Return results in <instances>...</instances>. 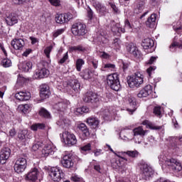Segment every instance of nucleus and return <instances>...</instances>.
<instances>
[{"label": "nucleus", "instance_id": "obj_59", "mask_svg": "<svg viewBox=\"0 0 182 182\" xmlns=\"http://www.w3.org/2000/svg\"><path fill=\"white\" fill-rule=\"evenodd\" d=\"M31 0H15L14 4H16L17 5H21L24 2H29Z\"/></svg>", "mask_w": 182, "mask_h": 182}, {"label": "nucleus", "instance_id": "obj_3", "mask_svg": "<svg viewBox=\"0 0 182 182\" xmlns=\"http://www.w3.org/2000/svg\"><path fill=\"white\" fill-rule=\"evenodd\" d=\"M107 82L108 86H110L111 89L115 90V92H119V90L122 89V85L119 80V75L117 73L109 75L107 77Z\"/></svg>", "mask_w": 182, "mask_h": 182}, {"label": "nucleus", "instance_id": "obj_55", "mask_svg": "<svg viewBox=\"0 0 182 182\" xmlns=\"http://www.w3.org/2000/svg\"><path fill=\"white\" fill-rule=\"evenodd\" d=\"M109 6L112 8V9L114 11L115 14H119L120 12L117 6H116V4H114V3H109Z\"/></svg>", "mask_w": 182, "mask_h": 182}, {"label": "nucleus", "instance_id": "obj_49", "mask_svg": "<svg viewBox=\"0 0 182 182\" xmlns=\"http://www.w3.org/2000/svg\"><path fill=\"white\" fill-rule=\"evenodd\" d=\"M120 40H119L118 38H116L114 40V42L112 43V48H114V49H116L117 50L120 49Z\"/></svg>", "mask_w": 182, "mask_h": 182}, {"label": "nucleus", "instance_id": "obj_43", "mask_svg": "<svg viewBox=\"0 0 182 182\" xmlns=\"http://www.w3.org/2000/svg\"><path fill=\"white\" fill-rule=\"evenodd\" d=\"M85 65V60L82 58H79L76 61V69L77 72H80L82 70V66Z\"/></svg>", "mask_w": 182, "mask_h": 182}, {"label": "nucleus", "instance_id": "obj_25", "mask_svg": "<svg viewBox=\"0 0 182 182\" xmlns=\"http://www.w3.org/2000/svg\"><path fill=\"white\" fill-rule=\"evenodd\" d=\"M18 68L23 72H29L32 69V63L31 61H24L18 65Z\"/></svg>", "mask_w": 182, "mask_h": 182}, {"label": "nucleus", "instance_id": "obj_16", "mask_svg": "<svg viewBox=\"0 0 182 182\" xmlns=\"http://www.w3.org/2000/svg\"><path fill=\"white\" fill-rule=\"evenodd\" d=\"M153 92V87L149 85L145 86L142 90L137 94V97L141 99V97H147L149 95H151Z\"/></svg>", "mask_w": 182, "mask_h": 182}, {"label": "nucleus", "instance_id": "obj_39", "mask_svg": "<svg viewBox=\"0 0 182 182\" xmlns=\"http://www.w3.org/2000/svg\"><path fill=\"white\" fill-rule=\"evenodd\" d=\"M116 68V65L112 63L104 64L101 68V70L106 72V70H113Z\"/></svg>", "mask_w": 182, "mask_h": 182}, {"label": "nucleus", "instance_id": "obj_22", "mask_svg": "<svg viewBox=\"0 0 182 182\" xmlns=\"http://www.w3.org/2000/svg\"><path fill=\"white\" fill-rule=\"evenodd\" d=\"M127 52H129V53H130L131 55H133L134 58H136V56H137L140 53L136 45H134L132 43H130L127 46Z\"/></svg>", "mask_w": 182, "mask_h": 182}, {"label": "nucleus", "instance_id": "obj_4", "mask_svg": "<svg viewBox=\"0 0 182 182\" xmlns=\"http://www.w3.org/2000/svg\"><path fill=\"white\" fill-rule=\"evenodd\" d=\"M143 79H144V77L141 73H136L128 79V85L129 87L132 89L134 87H140V85H143Z\"/></svg>", "mask_w": 182, "mask_h": 182}, {"label": "nucleus", "instance_id": "obj_15", "mask_svg": "<svg viewBox=\"0 0 182 182\" xmlns=\"http://www.w3.org/2000/svg\"><path fill=\"white\" fill-rule=\"evenodd\" d=\"M11 157V149L4 148L0 152V164H5L6 160Z\"/></svg>", "mask_w": 182, "mask_h": 182}, {"label": "nucleus", "instance_id": "obj_40", "mask_svg": "<svg viewBox=\"0 0 182 182\" xmlns=\"http://www.w3.org/2000/svg\"><path fill=\"white\" fill-rule=\"evenodd\" d=\"M174 48H178L179 49H182V38L179 40V42H173L170 46V49L171 52H174Z\"/></svg>", "mask_w": 182, "mask_h": 182}, {"label": "nucleus", "instance_id": "obj_48", "mask_svg": "<svg viewBox=\"0 0 182 182\" xmlns=\"http://www.w3.org/2000/svg\"><path fill=\"white\" fill-rule=\"evenodd\" d=\"M43 146V143L41 141L35 142L32 146L33 151H36L37 150H39L40 147H42Z\"/></svg>", "mask_w": 182, "mask_h": 182}, {"label": "nucleus", "instance_id": "obj_19", "mask_svg": "<svg viewBox=\"0 0 182 182\" xmlns=\"http://www.w3.org/2000/svg\"><path fill=\"white\" fill-rule=\"evenodd\" d=\"M92 6L95 8L97 12L100 14L101 15H105L107 12V9H106V6H105L102 3L99 1H93Z\"/></svg>", "mask_w": 182, "mask_h": 182}, {"label": "nucleus", "instance_id": "obj_7", "mask_svg": "<svg viewBox=\"0 0 182 182\" xmlns=\"http://www.w3.org/2000/svg\"><path fill=\"white\" fill-rule=\"evenodd\" d=\"M26 159L22 157L18 158L14 164V171L18 173V174L23 173L25 168H26Z\"/></svg>", "mask_w": 182, "mask_h": 182}, {"label": "nucleus", "instance_id": "obj_29", "mask_svg": "<svg viewBox=\"0 0 182 182\" xmlns=\"http://www.w3.org/2000/svg\"><path fill=\"white\" fill-rule=\"evenodd\" d=\"M68 108V103L64 101L59 102L54 105V109L58 110V112H65Z\"/></svg>", "mask_w": 182, "mask_h": 182}, {"label": "nucleus", "instance_id": "obj_28", "mask_svg": "<svg viewBox=\"0 0 182 182\" xmlns=\"http://www.w3.org/2000/svg\"><path fill=\"white\" fill-rule=\"evenodd\" d=\"M57 124L58 126L63 127V129H65V127H68L69 124H70V120L65 117H61L57 122Z\"/></svg>", "mask_w": 182, "mask_h": 182}, {"label": "nucleus", "instance_id": "obj_58", "mask_svg": "<svg viewBox=\"0 0 182 182\" xmlns=\"http://www.w3.org/2000/svg\"><path fill=\"white\" fill-rule=\"evenodd\" d=\"M51 5L53 6H59L60 5V1L59 0H48Z\"/></svg>", "mask_w": 182, "mask_h": 182}, {"label": "nucleus", "instance_id": "obj_21", "mask_svg": "<svg viewBox=\"0 0 182 182\" xmlns=\"http://www.w3.org/2000/svg\"><path fill=\"white\" fill-rule=\"evenodd\" d=\"M61 163L65 168H70L71 167H73V161L69 155L64 156Z\"/></svg>", "mask_w": 182, "mask_h": 182}, {"label": "nucleus", "instance_id": "obj_24", "mask_svg": "<svg viewBox=\"0 0 182 182\" xmlns=\"http://www.w3.org/2000/svg\"><path fill=\"white\" fill-rule=\"evenodd\" d=\"M81 77L85 80H90L93 77V70L90 68H85L81 73Z\"/></svg>", "mask_w": 182, "mask_h": 182}, {"label": "nucleus", "instance_id": "obj_13", "mask_svg": "<svg viewBox=\"0 0 182 182\" xmlns=\"http://www.w3.org/2000/svg\"><path fill=\"white\" fill-rule=\"evenodd\" d=\"M15 97L20 102H26L32 97V95L28 91H21L15 94Z\"/></svg>", "mask_w": 182, "mask_h": 182}, {"label": "nucleus", "instance_id": "obj_12", "mask_svg": "<svg viewBox=\"0 0 182 182\" xmlns=\"http://www.w3.org/2000/svg\"><path fill=\"white\" fill-rule=\"evenodd\" d=\"M0 49L2 50L4 56L6 57L1 60V65L3 66V68H11V66H12V60L8 58V53L6 52L5 47H4V44L1 43H0Z\"/></svg>", "mask_w": 182, "mask_h": 182}, {"label": "nucleus", "instance_id": "obj_63", "mask_svg": "<svg viewBox=\"0 0 182 182\" xmlns=\"http://www.w3.org/2000/svg\"><path fill=\"white\" fill-rule=\"evenodd\" d=\"M93 153L95 156H100V154H102V149H95Z\"/></svg>", "mask_w": 182, "mask_h": 182}, {"label": "nucleus", "instance_id": "obj_20", "mask_svg": "<svg viewBox=\"0 0 182 182\" xmlns=\"http://www.w3.org/2000/svg\"><path fill=\"white\" fill-rule=\"evenodd\" d=\"M11 46H13L14 49H16V50H19L25 46V41H23L22 38H15L11 41Z\"/></svg>", "mask_w": 182, "mask_h": 182}, {"label": "nucleus", "instance_id": "obj_37", "mask_svg": "<svg viewBox=\"0 0 182 182\" xmlns=\"http://www.w3.org/2000/svg\"><path fill=\"white\" fill-rule=\"evenodd\" d=\"M125 161H127V159L126 158L121 157L119 160L117 161V166L122 170H126V166H127V164Z\"/></svg>", "mask_w": 182, "mask_h": 182}, {"label": "nucleus", "instance_id": "obj_32", "mask_svg": "<svg viewBox=\"0 0 182 182\" xmlns=\"http://www.w3.org/2000/svg\"><path fill=\"white\" fill-rule=\"evenodd\" d=\"M87 123L92 129H96L99 126V119L96 117H89L87 119Z\"/></svg>", "mask_w": 182, "mask_h": 182}, {"label": "nucleus", "instance_id": "obj_61", "mask_svg": "<svg viewBox=\"0 0 182 182\" xmlns=\"http://www.w3.org/2000/svg\"><path fill=\"white\" fill-rule=\"evenodd\" d=\"M157 60V57H151L150 60L148 61V65H153V63Z\"/></svg>", "mask_w": 182, "mask_h": 182}, {"label": "nucleus", "instance_id": "obj_64", "mask_svg": "<svg viewBox=\"0 0 182 182\" xmlns=\"http://www.w3.org/2000/svg\"><path fill=\"white\" fill-rule=\"evenodd\" d=\"M87 15H88V18H90V19H92V18H93V11H92V9H89L87 11Z\"/></svg>", "mask_w": 182, "mask_h": 182}, {"label": "nucleus", "instance_id": "obj_52", "mask_svg": "<svg viewBox=\"0 0 182 182\" xmlns=\"http://www.w3.org/2000/svg\"><path fill=\"white\" fill-rule=\"evenodd\" d=\"M63 32H65L63 28L58 29L53 33V38H58V36H59V35H62Z\"/></svg>", "mask_w": 182, "mask_h": 182}, {"label": "nucleus", "instance_id": "obj_35", "mask_svg": "<svg viewBox=\"0 0 182 182\" xmlns=\"http://www.w3.org/2000/svg\"><path fill=\"white\" fill-rule=\"evenodd\" d=\"M128 102L129 103V105L131 107V109H128V112H130L131 114H133L134 112H136V99L133 97H129Z\"/></svg>", "mask_w": 182, "mask_h": 182}, {"label": "nucleus", "instance_id": "obj_11", "mask_svg": "<svg viewBox=\"0 0 182 182\" xmlns=\"http://www.w3.org/2000/svg\"><path fill=\"white\" fill-rule=\"evenodd\" d=\"M83 101L85 102V103H91V105H95L99 102V96L96 95V93L89 92L85 95Z\"/></svg>", "mask_w": 182, "mask_h": 182}, {"label": "nucleus", "instance_id": "obj_26", "mask_svg": "<svg viewBox=\"0 0 182 182\" xmlns=\"http://www.w3.org/2000/svg\"><path fill=\"white\" fill-rule=\"evenodd\" d=\"M33 107L32 104L20 105L18 106V110L22 113H29Z\"/></svg>", "mask_w": 182, "mask_h": 182}, {"label": "nucleus", "instance_id": "obj_51", "mask_svg": "<svg viewBox=\"0 0 182 182\" xmlns=\"http://www.w3.org/2000/svg\"><path fill=\"white\" fill-rule=\"evenodd\" d=\"M136 8L139 10V12H141L144 9V1H139L136 4Z\"/></svg>", "mask_w": 182, "mask_h": 182}, {"label": "nucleus", "instance_id": "obj_14", "mask_svg": "<svg viewBox=\"0 0 182 182\" xmlns=\"http://www.w3.org/2000/svg\"><path fill=\"white\" fill-rule=\"evenodd\" d=\"M73 16L70 14H57L55 16V22L57 23H66L72 19Z\"/></svg>", "mask_w": 182, "mask_h": 182}, {"label": "nucleus", "instance_id": "obj_27", "mask_svg": "<svg viewBox=\"0 0 182 182\" xmlns=\"http://www.w3.org/2000/svg\"><path fill=\"white\" fill-rule=\"evenodd\" d=\"M18 137L19 140H26V139H31L32 137V134L28 132V130L23 129L18 132Z\"/></svg>", "mask_w": 182, "mask_h": 182}, {"label": "nucleus", "instance_id": "obj_34", "mask_svg": "<svg viewBox=\"0 0 182 182\" xmlns=\"http://www.w3.org/2000/svg\"><path fill=\"white\" fill-rule=\"evenodd\" d=\"M142 124L144 126H146V127H149V129H151V130H160L162 129L163 127L157 126L154 124L153 122H150L149 120H145L142 122Z\"/></svg>", "mask_w": 182, "mask_h": 182}, {"label": "nucleus", "instance_id": "obj_30", "mask_svg": "<svg viewBox=\"0 0 182 182\" xmlns=\"http://www.w3.org/2000/svg\"><path fill=\"white\" fill-rule=\"evenodd\" d=\"M6 22L7 25L12 26L13 25H15V23H18V18L14 14H10L6 17Z\"/></svg>", "mask_w": 182, "mask_h": 182}, {"label": "nucleus", "instance_id": "obj_57", "mask_svg": "<svg viewBox=\"0 0 182 182\" xmlns=\"http://www.w3.org/2000/svg\"><path fill=\"white\" fill-rule=\"evenodd\" d=\"M71 180H72V181H74V182H80V181H82V178L77 175H73L71 177Z\"/></svg>", "mask_w": 182, "mask_h": 182}, {"label": "nucleus", "instance_id": "obj_47", "mask_svg": "<svg viewBox=\"0 0 182 182\" xmlns=\"http://www.w3.org/2000/svg\"><path fill=\"white\" fill-rule=\"evenodd\" d=\"M53 49V46H49L48 47H46L44 50V53L46 56L48 58H50V52H52V50Z\"/></svg>", "mask_w": 182, "mask_h": 182}, {"label": "nucleus", "instance_id": "obj_17", "mask_svg": "<svg viewBox=\"0 0 182 182\" xmlns=\"http://www.w3.org/2000/svg\"><path fill=\"white\" fill-rule=\"evenodd\" d=\"M50 96L49 86L46 84H43L40 89V97L41 99H48Z\"/></svg>", "mask_w": 182, "mask_h": 182}, {"label": "nucleus", "instance_id": "obj_36", "mask_svg": "<svg viewBox=\"0 0 182 182\" xmlns=\"http://www.w3.org/2000/svg\"><path fill=\"white\" fill-rule=\"evenodd\" d=\"M78 129L83 133L85 137H89L90 136V132H89V129L85 124L81 123L77 126Z\"/></svg>", "mask_w": 182, "mask_h": 182}, {"label": "nucleus", "instance_id": "obj_33", "mask_svg": "<svg viewBox=\"0 0 182 182\" xmlns=\"http://www.w3.org/2000/svg\"><path fill=\"white\" fill-rule=\"evenodd\" d=\"M142 46L144 49H149V48H153L154 46V41L151 38H145L142 41Z\"/></svg>", "mask_w": 182, "mask_h": 182}, {"label": "nucleus", "instance_id": "obj_8", "mask_svg": "<svg viewBox=\"0 0 182 182\" xmlns=\"http://www.w3.org/2000/svg\"><path fill=\"white\" fill-rule=\"evenodd\" d=\"M63 139L65 144H68V146H75V144L77 143L76 136L68 131H65L63 133Z\"/></svg>", "mask_w": 182, "mask_h": 182}, {"label": "nucleus", "instance_id": "obj_23", "mask_svg": "<svg viewBox=\"0 0 182 182\" xmlns=\"http://www.w3.org/2000/svg\"><path fill=\"white\" fill-rule=\"evenodd\" d=\"M157 19V14H152L146 20V25L148 28H154L156 26V21Z\"/></svg>", "mask_w": 182, "mask_h": 182}, {"label": "nucleus", "instance_id": "obj_53", "mask_svg": "<svg viewBox=\"0 0 182 182\" xmlns=\"http://www.w3.org/2000/svg\"><path fill=\"white\" fill-rule=\"evenodd\" d=\"M154 113L156 116H161V107H155L154 109Z\"/></svg>", "mask_w": 182, "mask_h": 182}, {"label": "nucleus", "instance_id": "obj_60", "mask_svg": "<svg viewBox=\"0 0 182 182\" xmlns=\"http://www.w3.org/2000/svg\"><path fill=\"white\" fill-rule=\"evenodd\" d=\"M90 63H91L94 68V69H97V63L98 61L96 60H92L90 62Z\"/></svg>", "mask_w": 182, "mask_h": 182}, {"label": "nucleus", "instance_id": "obj_6", "mask_svg": "<svg viewBox=\"0 0 182 182\" xmlns=\"http://www.w3.org/2000/svg\"><path fill=\"white\" fill-rule=\"evenodd\" d=\"M72 33L75 36H83L86 35L87 30H86V25L82 23H75L72 26Z\"/></svg>", "mask_w": 182, "mask_h": 182}, {"label": "nucleus", "instance_id": "obj_62", "mask_svg": "<svg viewBox=\"0 0 182 182\" xmlns=\"http://www.w3.org/2000/svg\"><path fill=\"white\" fill-rule=\"evenodd\" d=\"M100 57L102 58V59H109L110 55H109V54L106 53L105 52H102Z\"/></svg>", "mask_w": 182, "mask_h": 182}, {"label": "nucleus", "instance_id": "obj_9", "mask_svg": "<svg viewBox=\"0 0 182 182\" xmlns=\"http://www.w3.org/2000/svg\"><path fill=\"white\" fill-rule=\"evenodd\" d=\"M49 76V71L48 69L43 67H41V65H38V68L34 73V79H43Z\"/></svg>", "mask_w": 182, "mask_h": 182}, {"label": "nucleus", "instance_id": "obj_45", "mask_svg": "<svg viewBox=\"0 0 182 182\" xmlns=\"http://www.w3.org/2000/svg\"><path fill=\"white\" fill-rule=\"evenodd\" d=\"M132 29V24H130V21L129 20H125L124 21V28H122L121 31L123 33L126 32V30L129 31Z\"/></svg>", "mask_w": 182, "mask_h": 182}, {"label": "nucleus", "instance_id": "obj_18", "mask_svg": "<svg viewBox=\"0 0 182 182\" xmlns=\"http://www.w3.org/2000/svg\"><path fill=\"white\" fill-rule=\"evenodd\" d=\"M53 150H55V148L53 147L52 142H48L45 144L42 150V154L44 155V157H48L49 154H52V153H53Z\"/></svg>", "mask_w": 182, "mask_h": 182}, {"label": "nucleus", "instance_id": "obj_56", "mask_svg": "<svg viewBox=\"0 0 182 182\" xmlns=\"http://www.w3.org/2000/svg\"><path fill=\"white\" fill-rule=\"evenodd\" d=\"M68 59H69V55H68V53H66L63 55V57L59 60L58 63H60V65H63V63H65V62H66Z\"/></svg>", "mask_w": 182, "mask_h": 182}, {"label": "nucleus", "instance_id": "obj_1", "mask_svg": "<svg viewBox=\"0 0 182 182\" xmlns=\"http://www.w3.org/2000/svg\"><path fill=\"white\" fill-rule=\"evenodd\" d=\"M160 164H164L165 166H168L170 170L174 171V173H178V171H181L182 166L180 161L174 159H166L164 155H161L159 156Z\"/></svg>", "mask_w": 182, "mask_h": 182}, {"label": "nucleus", "instance_id": "obj_44", "mask_svg": "<svg viewBox=\"0 0 182 182\" xmlns=\"http://www.w3.org/2000/svg\"><path fill=\"white\" fill-rule=\"evenodd\" d=\"M45 129V124H36L31 126V130L36 132L38 129Z\"/></svg>", "mask_w": 182, "mask_h": 182}, {"label": "nucleus", "instance_id": "obj_54", "mask_svg": "<svg viewBox=\"0 0 182 182\" xmlns=\"http://www.w3.org/2000/svg\"><path fill=\"white\" fill-rule=\"evenodd\" d=\"M81 150L82 151H90V150H92V144L90 143L87 144L81 147Z\"/></svg>", "mask_w": 182, "mask_h": 182}, {"label": "nucleus", "instance_id": "obj_46", "mask_svg": "<svg viewBox=\"0 0 182 182\" xmlns=\"http://www.w3.org/2000/svg\"><path fill=\"white\" fill-rule=\"evenodd\" d=\"M125 154H127L129 157H132L134 159V157H137L139 156V152L137 151H127L126 152H124Z\"/></svg>", "mask_w": 182, "mask_h": 182}, {"label": "nucleus", "instance_id": "obj_38", "mask_svg": "<svg viewBox=\"0 0 182 182\" xmlns=\"http://www.w3.org/2000/svg\"><path fill=\"white\" fill-rule=\"evenodd\" d=\"M86 48L82 46H76L69 47V52H85Z\"/></svg>", "mask_w": 182, "mask_h": 182}, {"label": "nucleus", "instance_id": "obj_50", "mask_svg": "<svg viewBox=\"0 0 182 182\" xmlns=\"http://www.w3.org/2000/svg\"><path fill=\"white\" fill-rule=\"evenodd\" d=\"M77 113H80V114H83V113H89V108H87V107L77 108Z\"/></svg>", "mask_w": 182, "mask_h": 182}, {"label": "nucleus", "instance_id": "obj_42", "mask_svg": "<svg viewBox=\"0 0 182 182\" xmlns=\"http://www.w3.org/2000/svg\"><path fill=\"white\" fill-rule=\"evenodd\" d=\"M40 116H42V117H46V119H49L50 117V114L46 109L41 108L39 111Z\"/></svg>", "mask_w": 182, "mask_h": 182}, {"label": "nucleus", "instance_id": "obj_31", "mask_svg": "<svg viewBox=\"0 0 182 182\" xmlns=\"http://www.w3.org/2000/svg\"><path fill=\"white\" fill-rule=\"evenodd\" d=\"M134 136H141V137H144L147 134V130L143 129V127H138L133 129Z\"/></svg>", "mask_w": 182, "mask_h": 182}, {"label": "nucleus", "instance_id": "obj_41", "mask_svg": "<svg viewBox=\"0 0 182 182\" xmlns=\"http://www.w3.org/2000/svg\"><path fill=\"white\" fill-rule=\"evenodd\" d=\"M71 87L75 92H79L80 90V83L77 80H74L71 82Z\"/></svg>", "mask_w": 182, "mask_h": 182}, {"label": "nucleus", "instance_id": "obj_2", "mask_svg": "<svg viewBox=\"0 0 182 182\" xmlns=\"http://www.w3.org/2000/svg\"><path fill=\"white\" fill-rule=\"evenodd\" d=\"M43 178V172L40 171L38 168H33L25 175L26 181L36 182L38 180L40 182Z\"/></svg>", "mask_w": 182, "mask_h": 182}, {"label": "nucleus", "instance_id": "obj_5", "mask_svg": "<svg viewBox=\"0 0 182 182\" xmlns=\"http://www.w3.org/2000/svg\"><path fill=\"white\" fill-rule=\"evenodd\" d=\"M141 176L144 180H149L154 174V171L147 164H140Z\"/></svg>", "mask_w": 182, "mask_h": 182}, {"label": "nucleus", "instance_id": "obj_10", "mask_svg": "<svg viewBox=\"0 0 182 182\" xmlns=\"http://www.w3.org/2000/svg\"><path fill=\"white\" fill-rule=\"evenodd\" d=\"M49 176L53 181H60L62 179V171L58 167H52Z\"/></svg>", "mask_w": 182, "mask_h": 182}]
</instances>
